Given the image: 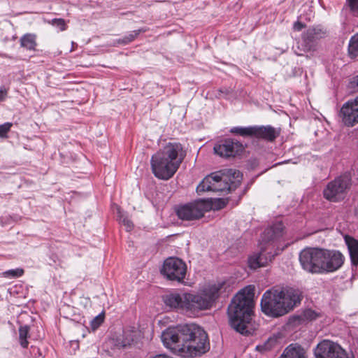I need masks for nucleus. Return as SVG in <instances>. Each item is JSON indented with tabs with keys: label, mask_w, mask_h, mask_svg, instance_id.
Returning <instances> with one entry per match:
<instances>
[{
	"label": "nucleus",
	"mask_w": 358,
	"mask_h": 358,
	"mask_svg": "<svg viewBox=\"0 0 358 358\" xmlns=\"http://www.w3.org/2000/svg\"><path fill=\"white\" fill-rule=\"evenodd\" d=\"M141 31H145L142 29L134 30L130 32L128 35L125 36L122 39H121V43L124 44H127L131 41H133Z\"/></svg>",
	"instance_id": "obj_31"
},
{
	"label": "nucleus",
	"mask_w": 358,
	"mask_h": 358,
	"mask_svg": "<svg viewBox=\"0 0 358 358\" xmlns=\"http://www.w3.org/2000/svg\"><path fill=\"white\" fill-rule=\"evenodd\" d=\"M186 156L182 145L176 142L168 143L154 154L150 159L154 176L167 180L172 178Z\"/></svg>",
	"instance_id": "obj_4"
},
{
	"label": "nucleus",
	"mask_w": 358,
	"mask_h": 358,
	"mask_svg": "<svg viewBox=\"0 0 358 358\" xmlns=\"http://www.w3.org/2000/svg\"><path fill=\"white\" fill-rule=\"evenodd\" d=\"M304 24L303 23H301V22L299 21H297L294 24V26H293V29L295 30V31H301L303 27H304Z\"/></svg>",
	"instance_id": "obj_39"
},
{
	"label": "nucleus",
	"mask_w": 358,
	"mask_h": 358,
	"mask_svg": "<svg viewBox=\"0 0 358 358\" xmlns=\"http://www.w3.org/2000/svg\"><path fill=\"white\" fill-rule=\"evenodd\" d=\"M230 132L243 137L252 136V126L247 127H234L230 129Z\"/></svg>",
	"instance_id": "obj_28"
},
{
	"label": "nucleus",
	"mask_w": 358,
	"mask_h": 358,
	"mask_svg": "<svg viewBox=\"0 0 358 358\" xmlns=\"http://www.w3.org/2000/svg\"><path fill=\"white\" fill-rule=\"evenodd\" d=\"M351 106L350 110H354L355 113V124L358 123V96L356 97L355 99L349 100Z\"/></svg>",
	"instance_id": "obj_33"
},
{
	"label": "nucleus",
	"mask_w": 358,
	"mask_h": 358,
	"mask_svg": "<svg viewBox=\"0 0 358 358\" xmlns=\"http://www.w3.org/2000/svg\"><path fill=\"white\" fill-rule=\"evenodd\" d=\"M29 328L27 325L22 326L19 329V338L20 343L22 348H27L28 341L27 337L29 334Z\"/></svg>",
	"instance_id": "obj_29"
},
{
	"label": "nucleus",
	"mask_w": 358,
	"mask_h": 358,
	"mask_svg": "<svg viewBox=\"0 0 358 358\" xmlns=\"http://www.w3.org/2000/svg\"><path fill=\"white\" fill-rule=\"evenodd\" d=\"M350 10L358 15V0H348Z\"/></svg>",
	"instance_id": "obj_36"
},
{
	"label": "nucleus",
	"mask_w": 358,
	"mask_h": 358,
	"mask_svg": "<svg viewBox=\"0 0 358 358\" xmlns=\"http://www.w3.org/2000/svg\"><path fill=\"white\" fill-rule=\"evenodd\" d=\"M227 204V202L223 199H217L215 200L214 206L216 209L223 208Z\"/></svg>",
	"instance_id": "obj_37"
},
{
	"label": "nucleus",
	"mask_w": 358,
	"mask_h": 358,
	"mask_svg": "<svg viewBox=\"0 0 358 358\" xmlns=\"http://www.w3.org/2000/svg\"><path fill=\"white\" fill-rule=\"evenodd\" d=\"M12 127V123L6 122L0 125V137L3 138L6 136L7 133L10 131Z\"/></svg>",
	"instance_id": "obj_34"
},
{
	"label": "nucleus",
	"mask_w": 358,
	"mask_h": 358,
	"mask_svg": "<svg viewBox=\"0 0 358 358\" xmlns=\"http://www.w3.org/2000/svg\"><path fill=\"white\" fill-rule=\"evenodd\" d=\"M351 103L350 101L343 104L341 109V116L345 125L352 127L355 124V113L350 110Z\"/></svg>",
	"instance_id": "obj_22"
},
{
	"label": "nucleus",
	"mask_w": 358,
	"mask_h": 358,
	"mask_svg": "<svg viewBox=\"0 0 358 358\" xmlns=\"http://www.w3.org/2000/svg\"><path fill=\"white\" fill-rule=\"evenodd\" d=\"M52 24L58 27L60 31H64L66 29L65 21L63 19H54L52 20Z\"/></svg>",
	"instance_id": "obj_35"
},
{
	"label": "nucleus",
	"mask_w": 358,
	"mask_h": 358,
	"mask_svg": "<svg viewBox=\"0 0 358 358\" xmlns=\"http://www.w3.org/2000/svg\"><path fill=\"white\" fill-rule=\"evenodd\" d=\"M183 330L184 325L171 327L164 330L161 336L164 345L180 356H182L184 346L182 343L186 334Z\"/></svg>",
	"instance_id": "obj_9"
},
{
	"label": "nucleus",
	"mask_w": 358,
	"mask_h": 358,
	"mask_svg": "<svg viewBox=\"0 0 358 358\" xmlns=\"http://www.w3.org/2000/svg\"><path fill=\"white\" fill-rule=\"evenodd\" d=\"M182 357H195L206 352L210 349V343L206 331L196 324L184 325Z\"/></svg>",
	"instance_id": "obj_6"
},
{
	"label": "nucleus",
	"mask_w": 358,
	"mask_h": 358,
	"mask_svg": "<svg viewBox=\"0 0 358 358\" xmlns=\"http://www.w3.org/2000/svg\"><path fill=\"white\" fill-rule=\"evenodd\" d=\"M344 239L348 246L352 265L357 266L358 265V241L348 235L344 237Z\"/></svg>",
	"instance_id": "obj_21"
},
{
	"label": "nucleus",
	"mask_w": 358,
	"mask_h": 358,
	"mask_svg": "<svg viewBox=\"0 0 358 358\" xmlns=\"http://www.w3.org/2000/svg\"><path fill=\"white\" fill-rule=\"evenodd\" d=\"M134 341V332L124 331L122 334L114 335L108 340V343L112 348L120 349L129 345Z\"/></svg>",
	"instance_id": "obj_18"
},
{
	"label": "nucleus",
	"mask_w": 358,
	"mask_h": 358,
	"mask_svg": "<svg viewBox=\"0 0 358 358\" xmlns=\"http://www.w3.org/2000/svg\"><path fill=\"white\" fill-rule=\"evenodd\" d=\"M223 283L209 285L197 292H171L163 296L166 306L194 316L210 309L220 295Z\"/></svg>",
	"instance_id": "obj_1"
},
{
	"label": "nucleus",
	"mask_w": 358,
	"mask_h": 358,
	"mask_svg": "<svg viewBox=\"0 0 358 358\" xmlns=\"http://www.w3.org/2000/svg\"><path fill=\"white\" fill-rule=\"evenodd\" d=\"M161 271L168 279L181 282L185 277L187 266L180 259L169 257L164 261Z\"/></svg>",
	"instance_id": "obj_10"
},
{
	"label": "nucleus",
	"mask_w": 358,
	"mask_h": 358,
	"mask_svg": "<svg viewBox=\"0 0 358 358\" xmlns=\"http://www.w3.org/2000/svg\"><path fill=\"white\" fill-rule=\"evenodd\" d=\"M283 229V224L280 222H278L270 228L266 229L263 234L262 243H260V246L264 245V247H268V250L271 246L273 248V245H271L270 242L280 238L282 235Z\"/></svg>",
	"instance_id": "obj_17"
},
{
	"label": "nucleus",
	"mask_w": 358,
	"mask_h": 358,
	"mask_svg": "<svg viewBox=\"0 0 358 358\" xmlns=\"http://www.w3.org/2000/svg\"><path fill=\"white\" fill-rule=\"evenodd\" d=\"M278 358H308L306 350L297 343H292L285 348Z\"/></svg>",
	"instance_id": "obj_20"
},
{
	"label": "nucleus",
	"mask_w": 358,
	"mask_h": 358,
	"mask_svg": "<svg viewBox=\"0 0 358 358\" xmlns=\"http://www.w3.org/2000/svg\"><path fill=\"white\" fill-rule=\"evenodd\" d=\"M315 358H348L346 352L337 343L324 340L314 350Z\"/></svg>",
	"instance_id": "obj_12"
},
{
	"label": "nucleus",
	"mask_w": 358,
	"mask_h": 358,
	"mask_svg": "<svg viewBox=\"0 0 358 358\" xmlns=\"http://www.w3.org/2000/svg\"><path fill=\"white\" fill-rule=\"evenodd\" d=\"M21 46L27 50H34L36 46V36L34 34H27L20 38Z\"/></svg>",
	"instance_id": "obj_25"
},
{
	"label": "nucleus",
	"mask_w": 358,
	"mask_h": 358,
	"mask_svg": "<svg viewBox=\"0 0 358 358\" xmlns=\"http://www.w3.org/2000/svg\"><path fill=\"white\" fill-rule=\"evenodd\" d=\"M322 313L312 309H306L300 314L294 317V319L298 322L299 324L312 322L318 318L322 317Z\"/></svg>",
	"instance_id": "obj_23"
},
{
	"label": "nucleus",
	"mask_w": 358,
	"mask_h": 358,
	"mask_svg": "<svg viewBox=\"0 0 358 358\" xmlns=\"http://www.w3.org/2000/svg\"><path fill=\"white\" fill-rule=\"evenodd\" d=\"M325 36L326 31L320 27L309 28L302 36V50L304 52L313 50L315 43Z\"/></svg>",
	"instance_id": "obj_15"
},
{
	"label": "nucleus",
	"mask_w": 358,
	"mask_h": 358,
	"mask_svg": "<svg viewBox=\"0 0 358 358\" xmlns=\"http://www.w3.org/2000/svg\"><path fill=\"white\" fill-rule=\"evenodd\" d=\"M210 205L204 200L188 203L177 209L178 217L183 220H193L203 216L205 212L210 210Z\"/></svg>",
	"instance_id": "obj_11"
},
{
	"label": "nucleus",
	"mask_w": 358,
	"mask_h": 358,
	"mask_svg": "<svg viewBox=\"0 0 358 358\" xmlns=\"http://www.w3.org/2000/svg\"><path fill=\"white\" fill-rule=\"evenodd\" d=\"M348 52L351 57L356 58L358 57V34L351 38Z\"/></svg>",
	"instance_id": "obj_27"
},
{
	"label": "nucleus",
	"mask_w": 358,
	"mask_h": 358,
	"mask_svg": "<svg viewBox=\"0 0 358 358\" xmlns=\"http://www.w3.org/2000/svg\"><path fill=\"white\" fill-rule=\"evenodd\" d=\"M351 186V179L348 175H343L329 182L323 190L324 197L332 202L343 200Z\"/></svg>",
	"instance_id": "obj_8"
},
{
	"label": "nucleus",
	"mask_w": 358,
	"mask_h": 358,
	"mask_svg": "<svg viewBox=\"0 0 358 358\" xmlns=\"http://www.w3.org/2000/svg\"><path fill=\"white\" fill-rule=\"evenodd\" d=\"M278 134L275 128L270 126H252V136L263 138L268 141H273Z\"/></svg>",
	"instance_id": "obj_19"
},
{
	"label": "nucleus",
	"mask_w": 358,
	"mask_h": 358,
	"mask_svg": "<svg viewBox=\"0 0 358 358\" xmlns=\"http://www.w3.org/2000/svg\"><path fill=\"white\" fill-rule=\"evenodd\" d=\"M296 54H297L298 55H302V53H300V52H297Z\"/></svg>",
	"instance_id": "obj_40"
},
{
	"label": "nucleus",
	"mask_w": 358,
	"mask_h": 358,
	"mask_svg": "<svg viewBox=\"0 0 358 358\" xmlns=\"http://www.w3.org/2000/svg\"><path fill=\"white\" fill-rule=\"evenodd\" d=\"M322 273L334 272L342 266L343 255L337 250L323 249Z\"/></svg>",
	"instance_id": "obj_13"
},
{
	"label": "nucleus",
	"mask_w": 358,
	"mask_h": 358,
	"mask_svg": "<svg viewBox=\"0 0 358 358\" xmlns=\"http://www.w3.org/2000/svg\"><path fill=\"white\" fill-rule=\"evenodd\" d=\"M214 152L222 157H234L242 152L243 147L238 141H234L231 139H227L224 141L216 144L214 146Z\"/></svg>",
	"instance_id": "obj_14"
},
{
	"label": "nucleus",
	"mask_w": 358,
	"mask_h": 358,
	"mask_svg": "<svg viewBox=\"0 0 358 358\" xmlns=\"http://www.w3.org/2000/svg\"><path fill=\"white\" fill-rule=\"evenodd\" d=\"M255 287L248 285L240 290L228 307L231 327L237 332L246 335L252 331V297Z\"/></svg>",
	"instance_id": "obj_3"
},
{
	"label": "nucleus",
	"mask_w": 358,
	"mask_h": 358,
	"mask_svg": "<svg viewBox=\"0 0 358 358\" xmlns=\"http://www.w3.org/2000/svg\"><path fill=\"white\" fill-rule=\"evenodd\" d=\"M276 255L278 253L272 254L268 251V247L261 245L259 252L255 253L248 258V265L252 269L266 266Z\"/></svg>",
	"instance_id": "obj_16"
},
{
	"label": "nucleus",
	"mask_w": 358,
	"mask_h": 358,
	"mask_svg": "<svg viewBox=\"0 0 358 358\" xmlns=\"http://www.w3.org/2000/svg\"><path fill=\"white\" fill-rule=\"evenodd\" d=\"M103 322V315L100 314L96 316L91 321V327L93 330L96 329Z\"/></svg>",
	"instance_id": "obj_32"
},
{
	"label": "nucleus",
	"mask_w": 358,
	"mask_h": 358,
	"mask_svg": "<svg viewBox=\"0 0 358 358\" xmlns=\"http://www.w3.org/2000/svg\"><path fill=\"white\" fill-rule=\"evenodd\" d=\"M323 249L308 248L299 254V262L302 268L310 273H322Z\"/></svg>",
	"instance_id": "obj_7"
},
{
	"label": "nucleus",
	"mask_w": 358,
	"mask_h": 358,
	"mask_svg": "<svg viewBox=\"0 0 358 358\" xmlns=\"http://www.w3.org/2000/svg\"><path fill=\"white\" fill-rule=\"evenodd\" d=\"M301 292L291 287H272L262 295L260 306L267 316L279 317L283 316L300 304Z\"/></svg>",
	"instance_id": "obj_2"
},
{
	"label": "nucleus",
	"mask_w": 358,
	"mask_h": 358,
	"mask_svg": "<svg viewBox=\"0 0 358 358\" xmlns=\"http://www.w3.org/2000/svg\"><path fill=\"white\" fill-rule=\"evenodd\" d=\"M117 210L120 222L124 227L126 231H131L134 227L131 220L120 210L119 207H117Z\"/></svg>",
	"instance_id": "obj_26"
},
{
	"label": "nucleus",
	"mask_w": 358,
	"mask_h": 358,
	"mask_svg": "<svg viewBox=\"0 0 358 358\" xmlns=\"http://www.w3.org/2000/svg\"><path fill=\"white\" fill-rule=\"evenodd\" d=\"M278 343V338L275 336L269 337L264 343L256 346V350L264 353L275 348Z\"/></svg>",
	"instance_id": "obj_24"
},
{
	"label": "nucleus",
	"mask_w": 358,
	"mask_h": 358,
	"mask_svg": "<svg viewBox=\"0 0 358 358\" xmlns=\"http://www.w3.org/2000/svg\"><path fill=\"white\" fill-rule=\"evenodd\" d=\"M243 179L242 173L236 169H225L206 176L197 186L200 194L206 191L229 192L236 189Z\"/></svg>",
	"instance_id": "obj_5"
},
{
	"label": "nucleus",
	"mask_w": 358,
	"mask_h": 358,
	"mask_svg": "<svg viewBox=\"0 0 358 358\" xmlns=\"http://www.w3.org/2000/svg\"><path fill=\"white\" fill-rule=\"evenodd\" d=\"M8 91L5 87H0V101H3L7 96Z\"/></svg>",
	"instance_id": "obj_38"
},
{
	"label": "nucleus",
	"mask_w": 358,
	"mask_h": 358,
	"mask_svg": "<svg viewBox=\"0 0 358 358\" xmlns=\"http://www.w3.org/2000/svg\"><path fill=\"white\" fill-rule=\"evenodd\" d=\"M24 270L22 268H15L6 271L2 273L6 278H18L23 275Z\"/></svg>",
	"instance_id": "obj_30"
}]
</instances>
